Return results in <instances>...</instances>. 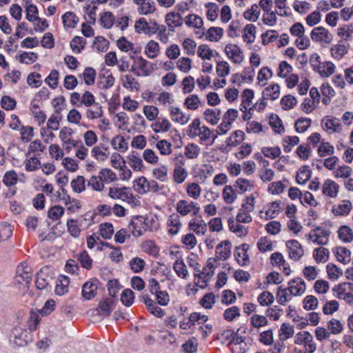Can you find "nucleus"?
I'll return each mask as SVG.
<instances>
[{
  "mask_svg": "<svg viewBox=\"0 0 353 353\" xmlns=\"http://www.w3.org/2000/svg\"><path fill=\"white\" fill-rule=\"evenodd\" d=\"M10 341L16 347H24L32 341V335L26 329L14 327L12 330Z\"/></svg>",
  "mask_w": 353,
  "mask_h": 353,
  "instance_id": "f257e3e1",
  "label": "nucleus"
},
{
  "mask_svg": "<svg viewBox=\"0 0 353 353\" xmlns=\"http://www.w3.org/2000/svg\"><path fill=\"white\" fill-rule=\"evenodd\" d=\"M32 277V268L26 263H20L16 270L15 282L19 284L25 283L26 286L28 288Z\"/></svg>",
  "mask_w": 353,
  "mask_h": 353,
  "instance_id": "f03ea898",
  "label": "nucleus"
},
{
  "mask_svg": "<svg viewBox=\"0 0 353 353\" xmlns=\"http://www.w3.org/2000/svg\"><path fill=\"white\" fill-rule=\"evenodd\" d=\"M176 210L177 214L186 216L191 212L193 215H196L200 211V206L194 201L188 202L186 200H180L176 203Z\"/></svg>",
  "mask_w": 353,
  "mask_h": 353,
  "instance_id": "7ed1b4c3",
  "label": "nucleus"
},
{
  "mask_svg": "<svg viewBox=\"0 0 353 353\" xmlns=\"http://www.w3.org/2000/svg\"><path fill=\"white\" fill-rule=\"evenodd\" d=\"M310 36L314 41L324 42L325 43H330L333 38L329 31L322 26L314 28L312 30Z\"/></svg>",
  "mask_w": 353,
  "mask_h": 353,
  "instance_id": "20e7f679",
  "label": "nucleus"
},
{
  "mask_svg": "<svg viewBox=\"0 0 353 353\" xmlns=\"http://www.w3.org/2000/svg\"><path fill=\"white\" fill-rule=\"evenodd\" d=\"M250 246L247 243H243L236 247L234 252L236 262L241 266H245L249 263V256L247 253Z\"/></svg>",
  "mask_w": 353,
  "mask_h": 353,
  "instance_id": "39448f33",
  "label": "nucleus"
},
{
  "mask_svg": "<svg viewBox=\"0 0 353 353\" xmlns=\"http://www.w3.org/2000/svg\"><path fill=\"white\" fill-rule=\"evenodd\" d=\"M231 254V243L225 240L219 243L216 248V256L213 258L214 261L217 259L226 260Z\"/></svg>",
  "mask_w": 353,
  "mask_h": 353,
  "instance_id": "423d86ee",
  "label": "nucleus"
},
{
  "mask_svg": "<svg viewBox=\"0 0 353 353\" xmlns=\"http://www.w3.org/2000/svg\"><path fill=\"white\" fill-rule=\"evenodd\" d=\"M286 246L289 249L290 257L295 261H299L304 254L301 245L296 240L287 241Z\"/></svg>",
  "mask_w": 353,
  "mask_h": 353,
  "instance_id": "0eeeda50",
  "label": "nucleus"
},
{
  "mask_svg": "<svg viewBox=\"0 0 353 353\" xmlns=\"http://www.w3.org/2000/svg\"><path fill=\"white\" fill-rule=\"evenodd\" d=\"M146 224L145 220L141 216H137L130 222L129 225L130 229H132V234L135 237L141 236L143 234V229L146 230Z\"/></svg>",
  "mask_w": 353,
  "mask_h": 353,
  "instance_id": "6e6552de",
  "label": "nucleus"
},
{
  "mask_svg": "<svg viewBox=\"0 0 353 353\" xmlns=\"http://www.w3.org/2000/svg\"><path fill=\"white\" fill-rule=\"evenodd\" d=\"M98 283L97 280L89 281L83 285L81 292L84 299L90 300L96 296Z\"/></svg>",
  "mask_w": 353,
  "mask_h": 353,
  "instance_id": "1a4fd4ad",
  "label": "nucleus"
},
{
  "mask_svg": "<svg viewBox=\"0 0 353 353\" xmlns=\"http://www.w3.org/2000/svg\"><path fill=\"white\" fill-rule=\"evenodd\" d=\"M291 295L299 296L305 290V281L301 278H296L288 283L287 288Z\"/></svg>",
  "mask_w": 353,
  "mask_h": 353,
  "instance_id": "9d476101",
  "label": "nucleus"
},
{
  "mask_svg": "<svg viewBox=\"0 0 353 353\" xmlns=\"http://www.w3.org/2000/svg\"><path fill=\"white\" fill-rule=\"evenodd\" d=\"M115 300L113 298H106L99 303L98 312L101 316H108L115 307Z\"/></svg>",
  "mask_w": 353,
  "mask_h": 353,
  "instance_id": "9b49d317",
  "label": "nucleus"
},
{
  "mask_svg": "<svg viewBox=\"0 0 353 353\" xmlns=\"http://www.w3.org/2000/svg\"><path fill=\"white\" fill-rule=\"evenodd\" d=\"M128 190L126 187L121 188H109L108 196L113 199H121L123 201L131 199L133 197L132 193L128 192Z\"/></svg>",
  "mask_w": 353,
  "mask_h": 353,
  "instance_id": "f8f14e48",
  "label": "nucleus"
},
{
  "mask_svg": "<svg viewBox=\"0 0 353 353\" xmlns=\"http://www.w3.org/2000/svg\"><path fill=\"white\" fill-rule=\"evenodd\" d=\"M165 22L168 26L169 30L174 32L176 27H179L182 25L183 17L179 13L170 12L165 16Z\"/></svg>",
  "mask_w": 353,
  "mask_h": 353,
  "instance_id": "ddd939ff",
  "label": "nucleus"
},
{
  "mask_svg": "<svg viewBox=\"0 0 353 353\" xmlns=\"http://www.w3.org/2000/svg\"><path fill=\"white\" fill-rule=\"evenodd\" d=\"M224 51L234 63H239L243 61L242 52L236 45L228 44Z\"/></svg>",
  "mask_w": 353,
  "mask_h": 353,
  "instance_id": "4468645a",
  "label": "nucleus"
},
{
  "mask_svg": "<svg viewBox=\"0 0 353 353\" xmlns=\"http://www.w3.org/2000/svg\"><path fill=\"white\" fill-rule=\"evenodd\" d=\"M339 190V185L331 179H327L323 185V193L330 197H336Z\"/></svg>",
  "mask_w": 353,
  "mask_h": 353,
  "instance_id": "2eb2a0df",
  "label": "nucleus"
},
{
  "mask_svg": "<svg viewBox=\"0 0 353 353\" xmlns=\"http://www.w3.org/2000/svg\"><path fill=\"white\" fill-rule=\"evenodd\" d=\"M170 113L172 120L174 122L179 123L181 125L187 123L190 119V116L186 117L180 108L177 107H170Z\"/></svg>",
  "mask_w": 353,
  "mask_h": 353,
  "instance_id": "dca6fc26",
  "label": "nucleus"
},
{
  "mask_svg": "<svg viewBox=\"0 0 353 353\" xmlns=\"http://www.w3.org/2000/svg\"><path fill=\"white\" fill-rule=\"evenodd\" d=\"M352 205L350 201L344 200L343 203L334 205L332 212L335 215L347 216L350 212Z\"/></svg>",
  "mask_w": 353,
  "mask_h": 353,
  "instance_id": "f3484780",
  "label": "nucleus"
},
{
  "mask_svg": "<svg viewBox=\"0 0 353 353\" xmlns=\"http://www.w3.org/2000/svg\"><path fill=\"white\" fill-rule=\"evenodd\" d=\"M168 232L172 234H176L181 226L180 217L177 213H172L168 220Z\"/></svg>",
  "mask_w": 353,
  "mask_h": 353,
  "instance_id": "a211bd4d",
  "label": "nucleus"
},
{
  "mask_svg": "<svg viewBox=\"0 0 353 353\" xmlns=\"http://www.w3.org/2000/svg\"><path fill=\"white\" fill-rule=\"evenodd\" d=\"M311 170L308 165H303L296 172V181L299 184L305 183L311 177Z\"/></svg>",
  "mask_w": 353,
  "mask_h": 353,
  "instance_id": "6ab92c4d",
  "label": "nucleus"
},
{
  "mask_svg": "<svg viewBox=\"0 0 353 353\" xmlns=\"http://www.w3.org/2000/svg\"><path fill=\"white\" fill-rule=\"evenodd\" d=\"M245 139V134L242 130H236L228 138V146L235 147L239 145Z\"/></svg>",
  "mask_w": 353,
  "mask_h": 353,
  "instance_id": "aec40b11",
  "label": "nucleus"
},
{
  "mask_svg": "<svg viewBox=\"0 0 353 353\" xmlns=\"http://www.w3.org/2000/svg\"><path fill=\"white\" fill-rule=\"evenodd\" d=\"M69 278L65 276H60L55 287V293L58 295H63L68 291Z\"/></svg>",
  "mask_w": 353,
  "mask_h": 353,
  "instance_id": "412c9836",
  "label": "nucleus"
},
{
  "mask_svg": "<svg viewBox=\"0 0 353 353\" xmlns=\"http://www.w3.org/2000/svg\"><path fill=\"white\" fill-rule=\"evenodd\" d=\"M280 95V86L278 84H274L270 87L265 88L263 91V97L265 99H270L276 100Z\"/></svg>",
  "mask_w": 353,
  "mask_h": 353,
  "instance_id": "4be33fe9",
  "label": "nucleus"
},
{
  "mask_svg": "<svg viewBox=\"0 0 353 353\" xmlns=\"http://www.w3.org/2000/svg\"><path fill=\"white\" fill-rule=\"evenodd\" d=\"M137 6V10L140 14L147 15L155 11V4L152 0H145Z\"/></svg>",
  "mask_w": 353,
  "mask_h": 353,
  "instance_id": "5701e85b",
  "label": "nucleus"
},
{
  "mask_svg": "<svg viewBox=\"0 0 353 353\" xmlns=\"http://www.w3.org/2000/svg\"><path fill=\"white\" fill-rule=\"evenodd\" d=\"M328 249L323 247L316 248L313 251V257L316 263H325L329 259Z\"/></svg>",
  "mask_w": 353,
  "mask_h": 353,
  "instance_id": "b1692460",
  "label": "nucleus"
},
{
  "mask_svg": "<svg viewBox=\"0 0 353 353\" xmlns=\"http://www.w3.org/2000/svg\"><path fill=\"white\" fill-rule=\"evenodd\" d=\"M189 228L196 234L204 235L207 231V224L203 220L196 223V219H193L189 223Z\"/></svg>",
  "mask_w": 353,
  "mask_h": 353,
  "instance_id": "393cba45",
  "label": "nucleus"
},
{
  "mask_svg": "<svg viewBox=\"0 0 353 353\" xmlns=\"http://www.w3.org/2000/svg\"><path fill=\"white\" fill-rule=\"evenodd\" d=\"M159 52V43L154 41L150 40L146 45L145 48V52L149 59L155 58Z\"/></svg>",
  "mask_w": 353,
  "mask_h": 353,
  "instance_id": "a878e982",
  "label": "nucleus"
},
{
  "mask_svg": "<svg viewBox=\"0 0 353 353\" xmlns=\"http://www.w3.org/2000/svg\"><path fill=\"white\" fill-rule=\"evenodd\" d=\"M128 163L134 170L141 171L143 167V161L134 152L128 157Z\"/></svg>",
  "mask_w": 353,
  "mask_h": 353,
  "instance_id": "bb28decb",
  "label": "nucleus"
},
{
  "mask_svg": "<svg viewBox=\"0 0 353 353\" xmlns=\"http://www.w3.org/2000/svg\"><path fill=\"white\" fill-rule=\"evenodd\" d=\"M338 261L343 264L350 261L351 252L345 247H339L336 252Z\"/></svg>",
  "mask_w": 353,
  "mask_h": 353,
  "instance_id": "cd10ccee",
  "label": "nucleus"
},
{
  "mask_svg": "<svg viewBox=\"0 0 353 353\" xmlns=\"http://www.w3.org/2000/svg\"><path fill=\"white\" fill-rule=\"evenodd\" d=\"M254 92L251 89H245L242 94V102L241 104V110H243V108L245 109V110H248V106L250 105L252 99L254 98Z\"/></svg>",
  "mask_w": 353,
  "mask_h": 353,
  "instance_id": "c85d7f7f",
  "label": "nucleus"
},
{
  "mask_svg": "<svg viewBox=\"0 0 353 353\" xmlns=\"http://www.w3.org/2000/svg\"><path fill=\"white\" fill-rule=\"evenodd\" d=\"M136 63L138 67L144 72V74L146 76L149 75L154 70L152 63L143 59L142 57H139L137 59Z\"/></svg>",
  "mask_w": 353,
  "mask_h": 353,
  "instance_id": "c756f323",
  "label": "nucleus"
},
{
  "mask_svg": "<svg viewBox=\"0 0 353 353\" xmlns=\"http://www.w3.org/2000/svg\"><path fill=\"white\" fill-rule=\"evenodd\" d=\"M338 233L339 237L343 241L350 243L353 241V232L350 227L346 225L341 227L338 231Z\"/></svg>",
  "mask_w": 353,
  "mask_h": 353,
  "instance_id": "7c9ffc66",
  "label": "nucleus"
},
{
  "mask_svg": "<svg viewBox=\"0 0 353 353\" xmlns=\"http://www.w3.org/2000/svg\"><path fill=\"white\" fill-rule=\"evenodd\" d=\"M206 39L210 41H218L223 34V30L221 28L211 27L208 30Z\"/></svg>",
  "mask_w": 353,
  "mask_h": 353,
  "instance_id": "2f4dec72",
  "label": "nucleus"
},
{
  "mask_svg": "<svg viewBox=\"0 0 353 353\" xmlns=\"http://www.w3.org/2000/svg\"><path fill=\"white\" fill-rule=\"evenodd\" d=\"M99 179L101 181L113 182L117 179L116 174L109 168H103L99 172Z\"/></svg>",
  "mask_w": 353,
  "mask_h": 353,
  "instance_id": "473e14b6",
  "label": "nucleus"
},
{
  "mask_svg": "<svg viewBox=\"0 0 353 353\" xmlns=\"http://www.w3.org/2000/svg\"><path fill=\"white\" fill-rule=\"evenodd\" d=\"M234 336H235V332L232 330H225L220 332L216 336V339L221 341L223 343L228 341V346L234 342Z\"/></svg>",
  "mask_w": 353,
  "mask_h": 353,
  "instance_id": "72a5a7b5",
  "label": "nucleus"
},
{
  "mask_svg": "<svg viewBox=\"0 0 353 353\" xmlns=\"http://www.w3.org/2000/svg\"><path fill=\"white\" fill-rule=\"evenodd\" d=\"M134 300V293L129 288L125 289L121 295V301L126 306L130 307L132 305Z\"/></svg>",
  "mask_w": 353,
  "mask_h": 353,
  "instance_id": "f704fd0d",
  "label": "nucleus"
},
{
  "mask_svg": "<svg viewBox=\"0 0 353 353\" xmlns=\"http://www.w3.org/2000/svg\"><path fill=\"white\" fill-rule=\"evenodd\" d=\"M256 26L253 24H248L244 28L243 38L248 43H252L256 37Z\"/></svg>",
  "mask_w": 353,
  "mask_h": 353,
  "instance_id": "c9c22d12",
  "label": "nucleus"
},
{
  "mask_svg": "<svg viewBox=\"0 0 353 353\" xmlns=\"http://www.w3.org/2000/svg\"><path fill=\"white\" fill-rule=\"evenodd\" d=\"M65 26L74 28L79 21V18L72 12H66L62 17Z\"/></svg>",
  "mask_w": 353,
  "mask_h": 353,
  "instance_id": "e433bc0d",
  "label": "nucleus"
},
{
  "mask_svg": "<svg viewBox=\"0 0 353 353\" xmlns=\"http://www.w3.org/2000/svg\"><path fill=\"white\" fill-rule=\"evenodd\" d=\"M173 269L178 276L185 279L188 271L183 260H176L173 265Z\"/></svg>",
  "mask_w": 353,
  "mask_h": 353,
  "instance_id": "4c0bfd02",
  "label": "nucleus"
},
{
  "mask_svg": "<svg viewBox=\"0 0 353 353\" xmlns=\"http://www.w3.org/2000/svg\"><path fill=\"white\" fill-rule=\"evenodd\" d=\"M198 343L195 337L189 339L182 345V350L185 353H196L198 350Z\"/></svg>",
  "mask_w": 353,
  "mask_h": 353,
  "instance_id": "58836bf2",
  "label": "nucleus"
},
{
  "mask_svg": "<svg viewBox=\"0 0 353 353\" xmlns=\"http://www.w3.org/2000/svg\"><path fill=\"white\" fill-rule=\"evenodd\" d=\"M270 125L276 133H281L284 131V127L281 119L276 114H272L270 117Z\"/></svg>",
  "mask_w": 353,
  "mask_h": 353,
  "instance_id": "ea45409f",
  "label": "nucleus"
},
{
  "mask_svg": "<svg viewBox=\"0 0 353 353\" xmlns=\"http://www.w3.org/2000/svg\"><path fill=\"white\" fill-rule=\"evenodd\" d=\"M235 183V186L238 187L241 192L252 190L254 186V181L243 178L238 179Z\"/></svg>",
  "mask_w": 353,
  "mask_h": 353,
  "instance_id": "a19ab883",
  "label": "nucleus"
},
{
  "mask_svg": "<svg viewBox=\"0 0 353 353\" xmlns=\"http://www.w3.org/2000/svg\"><path fill=\"white\" fill-rule=\"evenodd\" d=\"M260 15V10L257 5L254 4L251 8L247 10L244 14V17L249 21H256Z\"/></svg>",
  "mask_w": 353,
  "mask_h": 353,
  "instance_id": "79ce46f5",
  "label": "nucleus"
},
{
  "mask_svg": "<svg viewBox=\"0 0 353 353\" xmlns=\"http://www.w3.org/2000/svg\"><path fill=\"white\" fill-rule=\"evenodd\" d=\"M312 120L308 118H299L294 124L295 130L297 132L301 133L305 132L310 126Z\"/></svg>",
  "mask_w": 353,
  "mask_h": 353,
  "instance_id": "37998d69",
  "label": "nucleus"
},
{
  "mask_svg": "<svg viewBox=\"0 0 353 353\" xmlns=\"http://www.w3.org/2000/svg\"><path fill=\"white\" fill-rule=\"evenodd\" d=\"M188 175L185 169L181 165H176L174 170L173 178L174 181L177 183H182L186 179Z\"/></svg>",
  "mask_w": 353,
  "mask_h": 353,
  "instance_id": "c03bdc74",
  "label": "nucleus"
},
{
  "mask_svg": "<svg viewBox=\"0 0 353 353\" xmlns=\"http://www.w3.org/2000/svg\"><path fill=\"white\" fill-rule=\"evenodd\" d=\"M223 196L226 203H232L236 199V194L231 185H226L223 190Z\"/></svg>",
  "mask_w": 353,
  "mask_h": 353,
  "instance_id": "a18cd8bd",
  "label": "nucleus"
},
{
  "mask_svg": "<svg viewBox=\"0 0 353 353\" xmlns=\"http://www.w3.org/2000/svg\"><path fill=\"white\" fill-rule=\"evenodd\" d=\"M185 24L188 26H192L195 28H201L203 25V21L201 17L196 14H189L187 17Z\"/></svg>",
  "mask_w": 353,
  "mask_h": 353,
  "instance_id": "49530a36",
  "label": "nucleus"
},
{
  "mask_svg": "<svg viewBox=\"0 0 353 353\" xmlns=\"http://www.w3.org/2000/svg\"><path fill=\"white\" fill-rule=\"evenodd\" d=\"M333 57L341 59L347 52V49L344 44L339 43L330 49Z\"/></svg>",
  "mask_w": 353,
  "mask_h": 353,
  "instance_id": "de8ad7c7",
  "label": "nucleus"
},
{
  "mask_svg": "<svg viewBox=\"0 0 353 353\" xmlns=\"http://www.w3.org/2000/svg\"><path fill=\"white\" fill-rule=\"evenodd\" d=\"M100 233L105 239H110L114 233L113 225L110 223H104L100 225Z\"/></svg>",
  "mask_w": 353,
  "mask_h": 353,
  "instance_id": "09e8293b",
  "label": "nucleus"
},
{
  "mask_svg": "<svg viewBox=\"0 0 353 353\" xmlns=\"http://www.w3.org/2000/svg\"><path fill=\"white\" fill-rule=\"evenodd\" d=\"M114 81L115 79L111 74L107 77H105L104 74L103 76L100 75V81L98 83L99 88L101 89H108L111 88L114 85Z\"/></svg>",
  "mask_w": 353,
  "mask_h": 353,
  "instance_id": "8fccbe9b",
  "label": "nucleus"
},
{
  "mask_svg": "<svg viewBox=\"0 0 353 353\" xmlns=\"http://www.w3.org/2000/svg\"><path fill=\"white\" fill-rule=\"evenodd\" d=\"M288 290L282 288L281 286L279 287L276 292V299L279 303L285 305L286 303L290 299V294H288Z\"/></svg>",
  "mask_w": 353,
  "mask_h": 353,
  "instance_id": "3c124183",
  "label": "nucleus"
},
{
  "mask_svg": "<svg viewBox=\"0 0 353 353\" xmlns=\"http://www.w3.org/2000/svg\"><path fill=\"white\" fill-rule=\"evenodd\" d=\"M200 152V148L194 143H189L185 148V154L188 159L196 158Z\"/></svg>",
  "mask_w": 353,
  "mask_h": 353,
  "instance_id": "603ef678",
  "label": "nucleus"
},
{
  "mask_svg": "<svg viewBox=\"0 0 353 353\" xmlns=\"http://www.w3.org/2000/svg\"><path fill=\"white\" fill-rule=\"evenodd\" d=\"M328 277L332 280H337L340 275L343 274V271L335 265L328 263L326 266Z\"/></svg>",
  "mask_w": 353,
  "mask_h": 353,
  "instance_id": "864d4df0",
  "label": "nucleus"
},
{
  "mask_svg": "<svg viewBox=\"0 0 353 353\" xmlns=\"http://www.w3.org/2000/svg\"><path fill=\"white\" fill-rule=\"evenodd\" d=\"M67 228L69 233L71 236L74 237H78L80 232L81 229L79 225L77 223V220L76 219H69L67 221Z\"/></svg>",
  "mask_w": 353,
  "mask_h": 353,
  "instance_id": "5fc2aeb1",
  "label": "nucleus"
},
{
  "mask_svg": "<svg viewBox=\"0 0 353 353\" xmlns=\"http://www.w3.org/2000/svg\"><path fill=\"white\" fill-rule=\"evenodd\" d=\"M96 77V71L91 67H87L83 73V77L85 83L88 85H92L94 83Z\"/></svg>",
  "mask_w": 353,
  "mask_h": 353,
  "instance_id": "6e6d98bb",
  "label": "nucleus"
},
{
  "mask_svg": "<svg viewBox=\"0 0 353 353\" xmlns=\"http://www.w3.org/2000/svg\"><path fill=\"white\" fill-rule=\"evenodd\" d=\"M258 301L260 305L263 306H267L271 305L274 301L273 294L268 292L264 291L258 296Z\"/></svg>",
  "mask_w": 353,
  "mask_h": 353,
  "instance_id": "4d7b16f0",
  "label": "nucleus"
},
{
  "mask_svg": "<svg viewBox=\"0 0 353 353\" xmlns=\"http://www.w3.org/2000/svg\"><path fill=\"white\" fill-rule=\"evenodd\" d=\"M205 7L208 8L207 17L210 21H214L218 17L219 7L214 3H207Z\"/></svg>",
  "mask_w": 353,
  "mask_h": 353,
  "instance_id": "13d9d810",
  "label": "nucleus"
},
{
  "mask_svg": "<svg viewBox=\"0 0 353 353\" xmlns=\"http://www.w3.org/2000/svg\"><path fill=\"white\" fill-rule=\"evenodd\" d=\"M208 318L206 315H202L198 312H193L190 315L189 321L187 323V325L188 327H190L192 325H194L195 322H198L199 323H203L208 321Z\"/></svg>",
  "mask_w": 353,
  "mask_h": 353,
  "instance_id": "bf43d9fd",
  "label": "nucleus"
},
{
  "mask_svg": "<svg viewBox=\"0 0 353 353\" xmlns=\"http://www.w3.org/2000/svg\"><path fill=\"white\" fill-rule=\"evenodd\" d=\"M152 127L155 132H168L170 129L171 124L168 119H164L161 121L154 123Z\"/></svg>",
  "mask_w": 353,
  "mask_h": 353,
  "instance_id": "052dcab7",
  "label": "nucleus"
},
{
  "mask_svg": "<svg viewBox=\"0 0 353 353\" xmlns=\"http://www.w3.org/2000/svg\"><path fill=\"white\" fill-rule=\"evenodd\" d=\"M71 186L74 192H81L85 190V179L83 176H78L71 182Z\"/></svg>",
  "mask_w": 353,
  "mask_h": 353,
  "instance_id": "680f3d73",
  "label": "nucleus"
},
{
  "mask_svg": "<svg viewBox=\"0 0 353 353\" xmlns=\"http://www.w3.org/2000/svg\"><path fill=\"white\" fill-rule=\"evenodd\" d=\"M197 54L203 60H210L212 57L213 52L208 45L203 44L199 46Z\"/></svg>",
  "mask_w": 353,
  "mask_h": 353,
  "instance_id": "e2e57ef3",
  "label": "nucleus"
},
{
  "mask_svg": "<svg viewBox=\"0 0 353 353\" xmlns=\"http://www.w3.org/2000/svg\"><path fill=\"white\" fill-rule=\"evenodd\" d=\"M109 42L103 37H95L93 45L99 52H105L108 50Z\"/></svg>",
  "mask_w": 353,
  "mask_h": 353,
  "instance_id": "0e129e2a",
  "label": "nucleus"
},
{
  "mask_svg": "<svg viewBox=\"0 0 353 353\" xmlns=\"http://www.w3.org/2000/svg\"><path fill=\"white\" fill-rule=\"evenodd\" d=\"M114 20L113 14L110 12H106L101 17V24L103 28L109 29L113 26Z\"/></svg>",
  "mask_w": 353,
  "mask_h": 353,
  "instance_id": "69168bd1",
  "label": "nucleus"
},
{
  "mask_svg": "<svg viewBox=\"0 0 353 353\" xmlns=\"http://www.w3.org/2000/svg\"><path fill=\"white\" fill-rule=\"evenodd\" d=\"M334 151V147L328 142H322L318 148V154L321 157L332 155Z\"/></svg>",
  "mask_w": 353,
  "mask_h": 353,
  "instance_id": "338daca9",
  "label": "nucleus"
},
{
  "mask_svg": "<svg viewBox=\"0 0 353 353\" xmlns=\"http://www.w3.org/2000/svg\"><path fill=\"white\" fill-rule=\"evenodd\" d=\"M296 99L290 95L284 96L281 100V104L283 110L292 109L296 104Z\"/></svg>",
  "mask_w": 353,
  "mask_h": 353,
  "instance_id": "774afa93",
  "label": "nucleus"
}]
</instances>
